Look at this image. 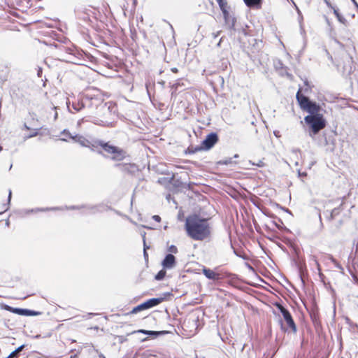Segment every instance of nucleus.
<instances>
[{
	"mask_svg": "<svg viewBox=\"0 0 358 358\" xmlns=\"http://www.w3.org/2000/svg\"><path fill=\"white\" fill-rule=\"evenodd\" d=\"M225 23L229 27H234L235 24V18L232 17L229 12L227 11V15H223Z\"/></svg>",
	"mask_w": 358,
	"mask_h": 358,
	"instance_id": "15",
	"label": "nucleus"
},
{
	"mask_svg": "<svg viewBox=\"0 0 358 358\" xmlns=\"http://www.w3.org/2000/svg\"><path fill=\"white\" fill-rule=\"evenodd\" d=\"M183 85H184V84H183V83H182L181 80H178L176 83L172 84V85H171V89H172L171 95L173 96L175 94V92H176V90L180 87L183 86Z\"/></svg>",
	"mask_w": 358,
	"mask_h": 358,
	"instance_id": "16",
	"label": "nucleus"
},
{
	"mask_svg": "<svg viewBox=\"0 0 358 358\" xmlns=\"http://www.w3.org/2000/svg\"><path fill=\"white\" fill-rule=\"evenodd\" d=\"M166 275V271L164 269L161 270L158 272V273L155 275V279L157 280H162Z\"/></svg>",
	"mask_w": 358,
	"mask_h": 358,
	"instance_id": "18",
	"label": "nucleus"
},
{
	"mask_svg": "<svg viewBox=\"0 0 358 358\" xmlns=\"http://www.w3.org/2000/svg\"><path fill=\"white\" fill-rule=\"evenodd\" d=\"M203 275L209 280H217L220 279V275L215 272L213 270L204 267L202 269Z\"/></svg>",
	"mask_w": 358,
	"mask_h": 358,
	"instance_id": "11",
	"label": "nucleus"
},
{
	"mask_svg": "<svg viewBox=\"0 0 358 358\" xmlns=\"http://www.w3.org/2000/svg\"><path fill=\"white\" fill-rule=\"evenodd\" d=\"M304 121L310 128L309 135L311 137L317 134L326 126L325 120L320 114L307 115L304 117Z\"/></svg>",
	"mask_w": 358,
	"mask_h": 358,
	"instance_id": "2",
	"label": "nucleus"
},
{
	"mask_svg": "<svg viewBox=\"0 0 358 358\" xmlns=\"http://www.w3.org/2000/svg\"><path fill=\"white\" fill-rule=\"evenodd\" d=\"M238 157V155H234V157H235V158H236V157Z\"/></svg>",
	"mask_w": 358,
	"mask_h": 358,
	"instance_id": "39",
	"label": "nucleus"
},
{
	"mask_svg": "<svg viewBox=\"0 0 358 358\" xmlns=\"http://www.w3.org/2000/svg\"><path fill=\"white\" fill-rule=\"evenodd\" d=\"M250 163L252 164V165H256L258 167H263L264 166V164L262 160H259L257 164L252 163L251 162H250Z\"/></svg>",
	"mask_w": 358,
	"mask_h": 358,
	"instance_id": "22",
	"label": "nucleus"
},
{
	"mask_svg": "<svg viewBox=\"0 0 358 358\" xmlns=\"http://www.w3.org/2000/svg\"><path fill=\"white\" fill-rule=\"evenodd\" d=\"M171 71L173 72V73H177L178 72V69L177 68H172L171 69Z\"/></svg>",
	"mask_w": 358,
	"mask_h": 358,
	"instance_id": "30",
	"label": "nucleus"
},
{
	"mask_svg": "<svg viewBox=\"0 0 358 358\" xmlns=\"http://www.w3.org/2000/svg\"><path fill=\"white\" fill-rule=\"evenodd\" d=\"M324 3L327 4V6L331 8H334L331 3L329 2V0H324Z\"/></svg>",
	"mask_w": 358,
	"mask_h": 358,
	"instance_id": "24",
	"label": "nucleus"
},
{
	"mask_svg": "<svg viewBox=\"0 0 358 358\" xmlns=\"http://www.w3.org/2000/svg\"><path fill=\"white\" fill-rule=\"evenodd\" d=\"M216 1L222 10L223 15H227V11H229L227 1L226 0H216Z\"/></svg>",
	"mask_w": 358,
	"mask_h": 358,
	"instance_id": "13",
	"label": "nucleus"
},
{
	"mask_svg": "<svg viewBox=\"0 0 358 358\" xmlns=\"http://www.w3.org/2000/svg\"><path fill=\"white\" fill-rule=\"evenodd\" d=\"M57 118V113L55 112V120H56Z\"/></svg>",
	"mask_w": 358,
	"mask_h": 358,
	"instance_id": "35",
	"label": "nucleus"
},
{
	"mask_svg": "<svg viewBox=\"0 0 358 358\" xmlns=\"http://www.w3.org/2000/svg\"><path fill=\"white\" fill-rule=\"evenodd\" d=\"M91 100L97 101V99H93V98H91Z\"/></svg>",
	"mask_w": 358,
	"mask_h": 358,
	"instance_id": "37",
	"label": "nucleus"
},
{
	"mask_svg": "<svg viewBox=\"0 0 358 358\" xmlns=\"http://www.w3.org/2000/svg\"><path fill=\"white\" fill-rule=\"evenodd\" d=\"M335 266L338 268H341V265L336 262V263H334Z\"/></svg>",
	"mask_w": 358,
	"mask_h": 358,
	"instance_id": "32",
	"label": "nucleus"
},
{
	"mask_svg": "<svg viewBox=\"0 0 358 358\" xmlns=\"http://www.w3.org/2000/svg\"><path fill=\"white\" fill-rule=\"evenodd\" d=\"M279 310L283 317L285 322H286L287 327L289 328L292 331L295 333L296 331V324L292 319V317L289 312L285 308L282 306L278 305Z\"/></svg>",
	"mask_w": 358,
	"mask_h": 358,
	"instance_id": "5",
	"label": "nucleus"
},
{
	"mask_svg": "<svg viewBox=\"0 0 358 358\" xmlns=\"http://www.w3.org/2000/svg\"><path fill=\"white\" fill-rule=\"evenodd\" d=\"M176 264V257L172 254H168L162 262L164 269H171Z\"/></svg>",
	"mask_w": 358,
	"mask_h": 358,
	"instance_id": "10",
	"label": "nucleus"
},
{
	"mask_svg": "<svg viewBox=\"0 0 358 358\" xmlns=\"http://www.w3.org/2000/svg\"><path fill=\"white\" fill-rule=\"evenodd\" d=\"M218 137L215 133H210L206 138L202 141L201 148L199 149L208 150L214 146V145L217 142Z\"/></svg>",
	"mask_w": 358,
	"mask_h": 358,
	"instance_id": "6",
	"label": "nucleus"
},
{
	"mask_svg": "<svg viewBox=\"0 0 358 358\" xmlns=\"http://www.w3.org/2000/svg\"><path fill=\"white\" fill-rule=\"evenodd\" d=\"M62 134L69 137L70 138H72L76 142L79 143L82 146L90 147L92 145V148L96 147V144H95V143L91 144V143L88 140L85 139L83 136L78 135L72 136L68 131L66 130H64Z\"/></svg>",
	"mask_w": 358,
	"mask_h": 358,
	"instance_id": "7",
	"label": "nucleus"
},
{
	"mask_svg": "<svg viewBox=\"0 0 358 358\" xmlns=\"http://www.w3.org/2000/svg\"><path fill=\"white\" fill-rule=\"evenodd\" d=\"M329 259L334 264L336 263V260L331 256L329 255Z\"/></svg>",
	"mask_w": 358,
	"mask_h": 358,
	"instance_id": "26",
	"label": "nucleus"
},
{
	"mask_svg": "<svg viewBox=\"0 0 358 358\" xmlns=\"http://www.w3.org/2000/svg\"><path fill=\"white\" fill-rule=\"evenodd\" d=\"M223 164H227L229 163V161H224L221 162Z\"/></svg>",
	"mask_w": 358,
	"mask_h": 358,
	"instance_id": "34",
	"label": "nucleus"
},
{
	"mask_svg": "<svg viewBox=\"0 0 358 358\" xmlns=\"http://www.w3.org/2000/svg\"><path fill=\"white\" fill-rule=\"evenodd\" d=\"M2 147L0 145V152L2 150Z\"/></svg>",
	"mask_w": 358,
	"mask_h": 358,
	"instance_id": "40",
	"label": "nucleus"
},
{
	"mask_svg": "<svg viewBox=\"0 0 358 358\" xmlns=\"http://www.w3.org/2000/svg\"><path fill=\"white\" fill-rule=\"evenodd\" d=\"M97 152H98L99 154H100V155H102V154H103V153H102V151H101V150L97 151Z\"/></svg>",
	"mask_w": 358,
	"mask_h": 358,
	"instance_id": "36",
	"label": "nucleus"
},
{
	"mask_svg": "<svg viewBox=\"0 0 358 358\" xmlns=\"http://www.w3.org/2000/svg\"><path fill=\"white\" fill-rule=\"evenodd\" d=\"M334 10V13L336 15V17L341 15V14L338 13V10L336 9L335 8H332Z\"/></svg>",
	"mask_w": 358,
	"mask_h": 358,
	"instance_id": "25",
	"label": "nucleus"
},
{
	"mask_svg": "<svg viewBox=\"0 0 358 358\" xmlns=\"http://www.w3.org/2000/svg\"><path fill=\"white\" fill-rule=\"evenodd\" d=\"M296 97L302 110L310 113V115L318 114L320 110V106L303 95L301 92V89L297 92Z\"/></svg>",
	"mask_w": 358,
	"mask_h": 358,
	"instance_id": "3",
	"label": "nucleus"
},
{
	"mask_svg": "<svg viewBox=\"0 0 358 358\" xmlns=\"http://www.w3.org/2000/svg\"><path fill=\"white\" fill-rule=\"evenodd\" d=\"M66 106H67V108H68V110H69V111L70 113H75V112H79L83 108H85V104L83 102V101L80 100V99H78L77 101H73L72 102V108H73V110L74 111H72V110L70 108V100H69V98H67V99H66Z\"/></svg>",
	"mask_w": 358,
	"mask_h": 358,
	"instance_id": "9",
	"label": "nucleus"
},
{
	"mask_svg": "<svg viewBox=\"0 0 358 358\" xmlns=\"http://www.w3.org/2000/svg\"><path fill=\"white\" fill-rule=\"evenodd\" d=\"M70 358H74V356H71V357H70Z\"/></svg>",
	"mask_w": 358,
	"mask_h": 358,
	"instance_id": "41",
	"label": "nucleus"
},
{
	"mask_svg": "<svg viewBox=\"0 0 358 358\" xmlns=\"http://www.w3.org/2000/svg\"><path fill=\"white\" fill-rule=\"evenodd\" d=\"M11 194H12V192H11V190L10 189L9 193H8V201H10V199H11Z\"/></svg>",
	"mask_w": 358,
	"mask_h": 358,
	"instance_id": "31",
	"label": "nucleus"
},
{
	"mask_svg": "<svg viewBox=\"0 0 358 358\" xmlns=\"http://www.w3.org/2000/svg\"><path fill=\"white\" fill-rule=\"evenodd\" d=\"M5 309L9 312H11L13 313H15L20 315H26V316H31V315H38V313L30 310L28 309H22V308H13L9 306H6Z\"/></svg>",
	"mask_w": 358,
	"mask_h": 358,
	"instance_id": "8",
	"label": "nucleus"
},
{
	"mask_svg": "<svg viewBox=\"0 0 358 358\" xmlns=\"http://www.w3.org/2000/svg\"><path fill=\"white\" fill-rule=\"evenodd\" d=\"M146 310L145 309V307L144 306V303H142L141 304L136 306L135 308H134L132 309V310L131 311V313L132 314H134V313H137L138 312H140L141 310Z\"/></svg>",
	"mask_w": 358,
	"mask_h": 358,
	"instance_id": "17",
	"label": "nucleus"
},
{
	"mask_svg": "<svg viewBox=\"0 0 358 358\" xmlns=\"http://www.w3.org/2000/svg\"><path fill=\"white\" fill-rule=\"evenodd\" d=\"M95 144L100 145L108 154L111 155V159L120 161L125 157V152L121 148L110 145L109 143H104L101 141H95Z\"/></svg>",
	"mask_w": 358,
	"mask_h": 358,
	"instance_id": "4",
	"label": "nucleus"
},
{
	"mask_svg": "<svg viewBox=\"0 0 358 358\" xmlns=\"http://www.w3.org/2000/svg\"><path fill=\"white\" fill-rule=\"evenodd\" d=\"M337 19H338V20L341 23H342V24H345V25H346V24H347V20H346V19H345V17H343L341 15L340 16H338V17H337Z\"/></svg>",
	"mask_w": 358,
	"mask_h": 358,
	"instance_id": "21",
	"label": "nucleus"
},
{
	"mask_svg": "<svg viewBox=\"0 0 358 358\" xmlns=\"http://www.w3.org/2000/svg\"><path fill=\"white\" fill-rule=\"evenodd\" d=\"M37 135V132H35L34 134H31V135L29 136V138H31V137H33V136H35Z\"/></svg>",
	"mask_w": 358,
	"mask_h": 358,
	"instance_id": "33",
	"label": "nucleus"
},
{
	"mask_svg": "<svg viewBox=\"0 0 358 358\" xmlns=\"http://www.w3.org/2000/svg\"><path fill=\"white\" fill-rule=\"evenodd\" d=\"M163 301H164V298H162V297L152 298V299H148L143 303L145 307V309H149L150 308L157 306L158 304L162 303Z\"/></svg>",
	"mask_w": 358,
	"mask_h": 358,
	"instance_id": "12",
	"label": "nucleus"
},
{
	"mask_svg": "<svg viewBox=\"0 0 358 358\" xmlns=\"http://www.w3.org/2000/svg\"><path fill=\"white\" fill-rule=\"evenodd\" d=\"M103 358H105V357H103Z\"/></svg>",
	"mask_w": 358,
	"mask_h": 358,
	"instance_id": "42",
	"label": "nucleus"
},
{
	"mask_svg": "<svg viewBox=\"0 0 358 358\" xmlns=\"http://www.w3.org/2000/svg\"><path fill=\"white\" fill-rule=\"evenodd\" d=\"M144 256H145V257H148V254H147L146 250H145V243H144Z\"/></svg>",
	"mask_w": 358,
	"mask_h": 358,
	"instance_id": "29",
	"label": "nucleus"
},
{
	"mask_svg": "<svg viewBox=\"0 0 358 358\" xmlns=\"http://www.w3.org/2000/svg\"><path fill=\"white\" fill-rule=\"evenodd\" d=\"M83 18V20L85 21H90V17L88 15L87 16H84Z\"/></svg>",
	"mask_w": 358,
	"mask_h": 358,
	"instance_id": "27",
	"label": "nucleus"
},
{
	"mask_svg": "<svg viewBox=\"0 0 358 358\" xmlns=\"http://www.w3.org/2000/svg\"><path fill=\"white\" fill-rule=\"evenodd\" d=\"M168 251L171 253L176 254L178 252V248H176V246L171 245L169 247Z\"/></svg>",
	"mask_w": 358,
	"mask_h": 358,
	"instance_id": "20",
	"label": "nucleus"
},
{
	"mask_svg": "<svg viewBox=\"0 0 358 358\" xmlns=\"http://www.w3.org/2000/svg\"><path fill=\"white\" fill-rule=\"evenodd\" d=\"M185 230L187 234L195 241H202L210 234V227L206 219L197 215H191L186 218Z\"/></svg>",
	"mask_w": 358,
	"mask_h": 358,
	"instance_id": "1",
	"label": "nucleus"
},
{
	"mask_svg": "<svg viewBox=\"0 0 358 358\" xmlns=\"http://www.w3.org/2000/svg\"><path fill=\"white\" fill-rule=\"evenodd\" d=\"M138 332L143 333L147 335H157L159 334L157 331H147V330H139Z\"/></svg>",
	"mask_w": 358,
	"mask_h": 358,
	"instance_id": "19",
	"label": "nucleus"
},
{
	"mask_svg": "<svg viewBox=\"0 0 358 358\" xmlns=\"http://www.w3.org/2000/svg\"><path fill=\"white\" fill-rule=\"evenodd\" d=\"M244 3L248 7L260 8L262 0H243Z\"/></svg>",
	"mask_w": 358,
	"mask_h": 358,
	"instance_id": "14",
	"label": "nucleus"
},
{
	"mask_svg": "<svg viewBox=\"0 0 358 358\" xmlns=\"http://www.w3.org/2000/svg\"><path fill=\"white\" fill-rule=\"evenodd\" d=\"M293 3H294V6H295V8H296V10H297V13H298L299 14H300V13H301V12H300V10H299V8L296 6V5L295 4V3H294V2H293Z\"/></svg>",
	"mask_w": 358,
	"mask_h": 358,
	"instance_id": "28",
	"label": "nucleus"
},
{
	"mask_svg": "<svg viewBox=\"0 0 358 358\" xmlns=\"http://www.w3.org/2000/svg\"><path fill=\"white\" fill-rule=\"evenodd\" d=\"M61 140H62V141H66V139L65 138H61Z\"/></svg>",
	"mask_w": 358,
	"mask_h": 358,
	"instance_id": "38",
	"label": "nucleus"
},
{
	"mask_svg": "<svg viewBox=\"0 0 358 358\" xmlns=\"http://www.w3.org/2000/svg\"><path fill=\"white\" fill-rule=\"evenodd\" d=\"M152 219L158 222H160V220H161V217L159 215L152 216Z\"/></svg>",
	"mask_w": 358,
	"mask_h": 358,
	"instance_id": "23",
	"label": "nucleus"
}]
</instances>
